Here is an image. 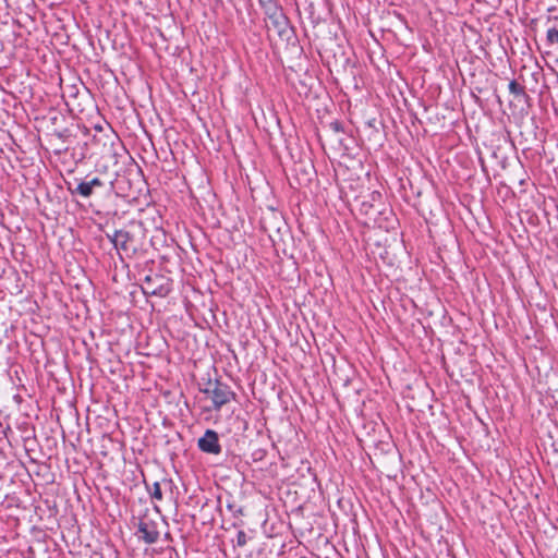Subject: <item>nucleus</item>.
<instances>
[{
  "instance_id": "nucleus-1",
  "label": "nucleus",
  "mask_w": 558,
  "mask_h": 558,
  "mask_svg": "<svg viewBox=\"0 0 558 558\" xmlns=\"http://www.w3.org/2000/svg\"><path fill=\"white\" fill-rule=\"evenodd\" d=\"M66 190L72 196H80L84 199L92 197L98 192L111 193L114 189L113 182L100 177L87 174L84 179H75V184L65 182Z\"/></svg>"
},
{
  "instance_id": "nucleus-2",
  "label": "nucleus",
  "mask_w": 558,
  "mask_h": 558,
  "mask_svg": "<svg viewBox=\"0 0 558 558\" xmlns=\"http://www.w3.org/2000/svg\"><path fill=\"white\" fill-rule=\"evenodd\" d=\"M201 392L210 397L213 408L219 411L223 405L234 400L236 395L231 387L221 381L220 379H208L204 388L199 389Z\"/></svg>"
},
{
  "instance_id": "nucleus-3",
  "label": "nucleus",
  "mask_w": 558,
  "mask_h": 558,
  "mask_svg": "<svg viewBox=\"0 0 558 558\" xmlns=\"http://www.w3.org/2000/svg\"><path fill=\"white\" fill-rule=\"evenodd\" d=\"M141 289L145 295L166 298L172 290V279L160 272L150 271L143 278Z\"/></svg>"
},
{
  "instance_id": "nucleus-4",
  "label": "nucleus",
  "mask_w": 558,
  "mask_h": 558,
  "mask_svg": "<svg viewBox=\"0 0 558 558\" xmlns=\"http://www.w3.org/2000/svg\"><path fill=\"white\" fill-rule=\"evenodd\" d=\"M113 246L125 256L131 257L140 250V242L134 231L130 229L116 230L112 234H107Z\"/></svg>"
},
{
  "instance_id": "nucleus-5",
  "label": "nucleus",
  "mask_w": 558,
  "mask_h": 558,
  "mask_svg": "<svg viewBox=\"0 0 558 558\" xmlns=\"http://www.w3.org/2000/svg\"><path fill=\"white\" fill-rule=\"evenodd\" d=\"M140 537L148 545L157 543L159 539L158 524L147 515H143L137 524Z\"/></svg>"
},
{
  "instance_id": "nucleus-6",
  "label": "nucleus",
  "mask_w": 558,
  "mask_h": 558,
  "mask_svg": "<svg viewBox=\"0 0 558 558\" xmlns=\"http://www.w3.org/2000/svg\"><path fill=\"white\" fill-rule=\"evenodd\" d=\"M197 445L199 450L205 453L219 454L221 452L218 434L213 429H207L198 439Z\"/></svg>"
},
{
  "instance_id": "nucleus-7",
  "label": "nucleus",
  "mask_w": 558,
  "mask_h": 558,
  "mask_svg": "<svg viewBox=\"0 0 558 558\" xmlns=\"http://www.w3.org/2000/svg\"><path fill=\"white\" fill-rule=\"evenodd\" d=\"M508 88L510 94L513 95L514 99L518 101L527 102L530 100L525 86L518 83L515 80L510 81Z\"/></svg>"
},
{
  "instance_id": "nucleus-8",
  "label": "nucleus",
  "mask_w": 558,
  "mask_h": 558,
  "mask_svg": "<svg viewBox=\"0 0 558 558\" xmlns=\"http://www.w3.org/2000/svg\"><path fill=\"white\" fill-rule=\"evenodd\" d=\"M270 19H271L272 24L275 25V27L278 29V34L280 36H282L286 33L287 27H288V20L284 16V14L282 12H275L270 16Z\"/></svg>"
},
{
  "instance_id": "nucleus-9",
  "label": "nucleus",
  "mask_w": 558,
  "mask_h": 558,
  "mask_svg": "<svg viewBox=\"0 0 558 558\" xmlns=\"http://www.w3.org/2000/svg\"><path fill=\"white\" fill-rule=\"evenodd\" d=\"M144 484H145L146 490L148 492V494L153 500H158V501L162 500L163 496H162L161 483L154 482L153 484H149L146 480H144Z\"/></svg>"
},
{
  "instance_id": "nucleus-10",
  "label": "nucleus",
  "mask_w": 558,
  "mask_h": 558,
  "mask_svg": "<svg viewBox=\"0 0 558 558\" xmlns=\"http://www.w3.org/2000/svg\"><path fill=\"white\" fill-rule=\"evenodd\" d=\"M545 46L549 49L558 48V31L547 27Z\"/></svg>"
},
{
  "instance_id": "nucleus-11",
  "label": "nucleus",
  "mask_w": 558,
  "mask_h": 558,
  "mask_svg": "<svg viewBox=\"0 0 558 558\" xmlns=\"http://www.w3.org/2000/svg\"><path fill=\"white\" fill-rule=\"evenodd\" d=\"M328 128L331 132H333L335 134H341V133H344V126L342 124V122L338 121V120H335L332 122H330L328 124Z\"/></svg>"
},
{
  "instance_id": "nucleus-12",
  "label": "nucleus",
  "mask_w": 558,
  "mask_h": 558,
  "mask_svg": "<svg viewBox=\"0 0 558 558\" xmlns=\"http://www.w3.org/2000/svg\"><path fill=\"white\" fill-rule=\"evenodd\" d=\"M556 20H558V9L556 7H550L547 10L546 23H550Z\"/></svg>"
},
{
  "instance_id": "nucleus-13",
  "label": "nucleus",
  "mask_w": 558,
  "mask_h": 558,
  "mask_svg": "<svg viewBox=\"0 0 558 558\" xmlns=\"http://www.w3.org/2000/svg\"><path fill=\"white\" fill-rule=\"evenodd\" d=\"M247 544V535L243 530H240L236 534V546L243 547Z\"/></svg>"
},
{
  "instance_id": "nucleus-14",
  "label": "nucleus",
  "mask_w": 558,
  "mask_h": 558,
  "mask_svg": "<svg viewBox=\"0 0 558 558\" xmlns=\"http://www.w3.org/2000/svg\"><path fill=\"white\" fill-rule=\"evenodd\" d=\"M54 134L58 138L63 140V141H66L70 137V132L68 129H65L63 131H57Z\"/></svg>"
},
{
  "instance_id": "nucleus-15",
  "label": "nucleus",
  "mask_w": 558,
  "mask_h": 558,
  "mask_svg": "<svg viewBox=\"0 0 558 558\" xmlns=\"http://www.w3.org/2000/svg\"><path fill=\"white\" fill-rule=\"evenodd\" d=\"M374 208L373 204L368 203V202H363L362 203V207L361 209L366 214L368 215L369 211Z\"/></svg>"
},
{
  "instance_id": "nucleus-16",
  "label": "nucleus",
  "mask_w": 558,
  "mask_h": 558,
  "mask_svg": "<svg viewBox=\"0 0 558 558\" xmlns=\"http://www.w3.org/2000/svg\"><path fill=\"white\" fill-rule=\"evenodd\" d=\"M371 197H372V201L375 202L377 199H380L381 198V194L379 192H373L371 194Z\"/></svg>"
},
{
  "instance_id": "nucleus-17",
  "label": "nucleus",
  "mask_w": 558,
  "mask_h": 558,
  "mask_svg": "<svg viewBox=\"0 0 558 558\" xmlns=\"http://www.w3.org/2000/svg\"><path fill=\"white\" fill-rule=\"evenodd\" d=\"M253 456H254V460L262 459L263 456H264V451L263 450H257L256 452L253 453Z\"/></svg>"
},
{
  "instance_id": "nucleus-18",
  "label": "nucleus",
  "mask_w": 558,
  "mask_h": 558,
  "mask_svg": "<svg viewBox=\"0 0 558 558\" xmlns=\"http://www.w3.org/2000/svg\"><path fill=\"white\" fill-rule=\"evenodd\" d=\"M66 150H68V147L59 148V149H56V150H54V154H56V155H60V154H62V153H65Z\"/></svg>"
},
{
  "instance_id": "nucleus-19",
  "label": "nucleus",
  "mask_w": 558,
  "mask_h": 558,
  "mask_svg": "<svg viewBox=\"0 0 558 558\" xmlns=\"http://www.w3.org/2000/svg\"><path fill=\"white\" fill-rule=\"evenodd\" d=\"M162 483H163L165 485H169V486H171V485H172V481H171V480H167V478H163V480H162Z\"/></svg>"
},
{
  "instance_id": "nucleus-20",
  "label": "nucleus",
  "mask_w": 558,
  "mask_h": 558,
  "mask_svg": "<svg viewBox=\"0 0 558 558\" xmlns=\"http://www.w3.org/2000/svg\"><path fill=\"white\" fill-rule=\"evenodd\" d=\"M236 514H242V508H239L236 511H235Z\"/></svg>"
},
{
  "instance_id": "nucleus-21",
  "label": "nucleus",
  "mask_w": 558,
  "mask_h": 558,
  "mask_svg": "<svg viewBox=\"0 0 558 558\" xmlns=\"http://www.w3.org/2000/svg\"><path fill=\"white\" fill-rule=\"evenodd\" d=\"M520 184H524L525 183V180L524 179H520Z\"/></svg>"
},
{
  "instance_id": "nucleus-22",
  "label": "nucleus",
  "mask_w": 558,
  "mask_h": 558,
  "mask_svg": "<svg viewBox=\"0 0 558 558\" xmlns=\"http://www.w3.org/2000/svg\"><path fill=\"white\" fill-rule=\"evenodd\" d=\"M337 141L339 142V144H342V138H337Z\"/></svg>"
},
{
  "instance_id": "nucleus-23",
  "label": "nucleus",
  "mask_w": 558,
  "mask_h": 558,
  "mask_svg": "<svg viewBox=\"0 0 558 558\" xmlns=\"http://www.w3.org/2000/svg\"><path fill=\"white\" fill-rule=\"evenodd\" d=\"M557 62H558V58H557Z\"/></svg>"
}]
</instances>
